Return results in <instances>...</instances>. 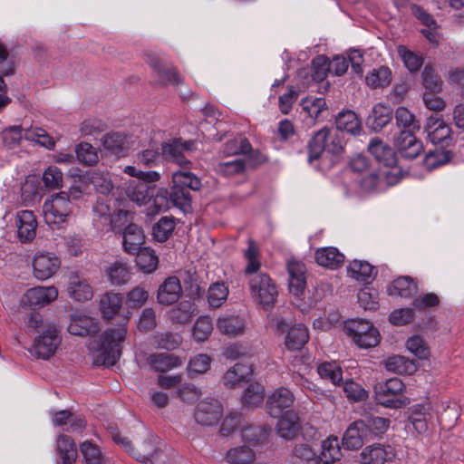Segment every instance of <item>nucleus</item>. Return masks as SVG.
Listing matches in <instances>:
<instances>
[{
    "label": "nucleus",
    "instance_id": "nucleus-24",
    "mask_svg": "<svg viewBox=\"0 0 464 464\" xmlns=\"http://www.w3.org/2000/svg\"><path fill=\"white\" fill-rule=\"evenodd\" d=\"M158 438L151 437L147 445L150 450H138L134 458L146 464H169V456L157 447Z\"/></svg>",
    "mask_w": 464,
    "mask_h": 464
},
{
    "label": "nucleus",
    "instance_id": "nucleus-59",
    "mask_svg": "<svg viewBox=\"0 0 464 464\" xmlns=\"http://www.w3.org/2000/svg\"><path fill=\"white\" fill-rule=\"evenodd\" d=\"M317 372L321 378L330 381L334 385L339 384L343 380L342 369L334 362L321 363Z\"/></svg>",
    "mask_w": 464,
    "mask_h": 464
},
{
    "label": "nucleus",
    "instance_id": "nucleus-39",
    "mask_svg": "<svg viewBox=\"0 0 464 464\" xmlns=\"http://www.w3.org/2000/svg\"><path fill=\"white\" fill-rule=\"evenodd\" d=\"M123 297L121 294L106 293L101 299L100 308L103 317L111 320L122 308Z\"/></svg>",
    "mask_w": 464,
    "mask_h": 464
},
{
    "label": "nucleus",
    "instance_id": "nucleus-29",
    "mask_svg": "<svg viewBox=\"0 0 464 464\" xmlns=\"http://www.w3.org/2000/svg\"><path fill=\"white\" fill-rule=\"evenodd\" d=\"M147 215L156 216L170 208L171 199L167 188H160L155 194L150 193L147 204Z\"/></svg>",
    "mask_w": 464,
    "mask_h": 464
},
{
    "label": "nucleus",
    "instance_id": "nucleus-48",
    "mask_svg": "<svg viewBox=\"0 0 464 464\" xmlns=\"http://www.w3.org/2000/svg\"><path fill=\"white\" fill-rule=\"evenodd\" d=\"M270 430L265 426L248 425L241 431L242 440L252 445L264 443L269 435Z\"/></svg>",
    "mask_w": 464,
    "mask_h": 464
},
{
    "label": "nucleus",
    "instance_id": "nucleus-11",
    "mask_svg": "<svg viewBox=\"0 0 464 464\" xmlns=\"http://www.w3.org/2000/svg\"><path fill=\"white\" fill-rule=\"evenodd\" d=\"M145 56L146 63L155 72L161 84H181V79L172 64L168 63L152 53H148Z\"/></svg>",
    "mask_w": 464,
    "mask_h": 464
},
{
    "label": "nucleus",
    "instance_id": "nucleus-4",
    "mask_svg": "<svg viewBox=\"0 0 464 464\" xmlns=\"http://www.w3.org/2000/svg\"><path fill=\"white\" fill-rule=\"evenodd\" d=\"M405 390L404 383L399 378H391L375 384V399L385 408L401 409L410 404V399L404 395Z\"/></svg>",
    "mask_w": 464,
    "mask_h": 464
},
{
    "label": "nucleus",
    "instance_id": "nucleus-62",
    "mask_svg": "<svg viewBox=\"0 0 464 464\" xmlns=\"http://www.w3.org/2000/svg\"><path fill=\"white\" fill-rule=\"evenodd\" d=\"M396 123L402 127L404 130L413 131L420 129L419 121L415 120L414 115L405 107H399L395 112Z\"/></svg>",
    "mask_w": 464,
    "mask_h": 464
},
{
    "label": "nucleus",
    "instance_id": "nucleus-18",
    "mask_svg": "<svg viewBox=\"0 0 464 464\" xmlns=\"http://www.w3.org/2000/svg\"><path fill=\"white\" fill-rule=\"evenodd\" d=\"M395 146L403 158L410 160L415 159L422 150L421 141L411 130H401L395 139Z\"/></svg>",
    "mask_w": 464,
    "mask_h": 464
},
{
    "label": "nucleus",
    "instance_id": "nucleus-54",
    "mask_svg": "<svg viewBox=\"0 0 464 464\" xmlns=\"http://www.w3.org/2000/svg\"><path fill=\"white\" fill-rule=\"evenodd\" d=\"M212 359L206 353H198L190 358L188 364V375L195 378L197 375L207 372L211 364Z\"/></svg>",
    "mask_w": 464,
    "mask_h": 464
},
{
    "label": "nucleus",
    "instance_id": "nucleus-20",
    "mask_svg": "<svg viewBox=\"0 0 464 464\" xmlns=\"http://www.w3.org/2000/svg\"><path fill=\"white\" fill-rule=\"evenodd\" d=\"M182 294L179 279L169 276L160 285L157 295L158 302L163 305L176 303Z\"/></svg>",
    "mask_w": 464,
    "mask_h": 464
},
{
    "label": "nucleus",
    "instance_id": "nucleus-36",
    "mask_svg": "<svg viewBox=\"0 0 464 464\" xmlns=\"http://www.w3.org/2000/svg\"><path fill=\"white\" fill-rule=\"evenodd\" d=\"M392 119V110L382 103L376 104L367 119V124L375 131H380Z\"/></svg>",
    "mask_w": 464,
    "mask_h": 464
},
{
    "label": "nucleus",
    "instance_id": "nucleus-26",
    "mask_svg": "<svg viewBox=\"0 0 464 464\" xmlns=\"http://www.w3.org/2000/svg\"><path fill=\"white\" fill-rule=\"evenodd\" d=\"M145 240L142 229L135 225H128L123 232L122 246L125 252L135 255L139 250L142 249L141 246Z\"/></svg>",
    "mask_w": 464,
    "mask_h": 464
},
{
    "label": "nucleus",
    "instance_id": "nucleus-63",
    "mask_svg": "<svg viewBox=\"0 0 464 464\" xmlns=\"http://www.w3.org/2000/svg\"><path fill=\"white\" fill-rule=\"evenodd\" d=\"M175 224L173 219L168 217H162L152 228V234L157 241L164 242L174 230Z\"/></svg>",
    "mask_w": 464,
    "mask_h": 464
},
{
    "label": "nucleus",
    "instance_id": "nucleus-40",
    "mask_svg": "<svg viewBox=\"0 0 464 464\" xmlns=\"http://www.w3.org/2000/svg\"><path fill=\"white\" fill-rule=\"evenodd\" d=\"M256 457V451L250 446L240 445L229 449L225 459L228 464H252Z\"/></svg>",
    "mask_w": 464,
    "mask_h": 464
},
{
    "label": "nucleus",
    "instance_id": "nucleus-64",
    "mask_svg": "<svg viewBox=\"0 0 464 464\" xmlns=\"http://www.w3.org/2000/svg\"><path fill=\"white\" fill-rule=\"evenodd\" d=\"M422 82L426 92H440L441 91L442 81L429 65H426L422 71Z\"/></svg>",
    "mask_w": 464,
    "mask_h": 464
},
{
    "label": "nucleus",
    "instance_id": "nucleus-9",
    "mask_svg": "<svg viewBox=\"0 0 464 464\" xmlns=\"http://www.w3.org/2000/svg\"><path fill=\"white\" fill-rule=\"evenodd\" d=\"M66 291L75 302H87L93 297V288L89 279L76 271L68 275Z\"/></svg>",
    "mask_w": 464,
    "mask_h": 464
},
{
    "label": "nucleus",
    "instance_id": "nucleus-35",
    "mask_svg": "<svg viewBox=\"0 0 464 464\" xmlns=\"http://www.w3.org/2000/svg\"><path fill=\"white\" fill-rule=\"evenodd\" d=\"M307 328L303 324H296L287 328L285 344L290 351H298L308 342Z\"/></svg>",
    "mask_w": 464,
    "mask_h": 464
},
{
    "label": "nucleus",
    "instance_id": "nucleus-21",
    "mask_svg": "<svg viewBox=\"0 0 464 464\" xmlns=\"http://www.w3.org/2000/svg\"><path fill=\"white\" fill-rule=\"evenodd\" d=\"M357 421L362 424V427L361 429L364 433V437H367L368 440H372L384 434L391 423L389 419L374 415L365 416Z\"/></svg>",
    "mask_w": 464,
    "mask_h": 464
},
{
    "label": "nucleus",
    "instance_id": "nucleus-41",
    "mask_svg": "<svg viewBox=\"0 0 464 464\" xmlns=\"http://www.w3.org/2000/svg\"><path fill=\"white\" fill-rule=\"evenodd\" d=\"M336 130L346 131L357 135L362 131V124L355 112L352 111H341L335 119Z\"/></svg>",
    "mask_w": 464,
    "mask_h": 464
},
{
    "label": "nucleus",
    "instance_id": "nucleus-43",
    "mask_svg": "<svg viewBox=\"0 0 464 464\" xmlns=\"http://www.w3.org/2000/svg\"><path fill=\"white\" fill-rule=\"evenodd\" d=\"M362 424L354 421L347 428L343 437V444L347 450H356L363 445L364 440H369L364 437V433L361 429Z\"/></svg>",
    "mask_w": 464,
    "mask_h": 464
},
{
    "label": "nucleus",
    "instance_id": "nucleus-42",
    "mask_svg": "<svg viewBox=\"0 0 464 464\" xmlns=\"http://www.w3.org/2000/svg\"><path fill=\"white\" fill-rule=\"evenodd\" d=\"M56 451L61 459L62 464H72L76 459V446L73 440L64 434H62L57 438Z\"/></svg>",
    "mask_w": 464,
    "mask_h": 464
},
{
    "label": "nucleus",
    "instance_id": "nucleus-16",
    "mask_svg": "<svg viewBox=\"0 0 464 464\" xmlns=\"http://www.w3.org/2000/svg\"><path fill=\"white\" fill-rule=\"evenodd\" d=\"M396 458L395 450L390 445L374 444L363 449L360 454L361 464H384Z\"/></svg>",
    "mask_w": 464,
    "mask_h": 464
},
{
    "label": "nucleus",
    "instance_id": "nucleus-50",
    "mask_svg": "<svg viewBox=\"0 0 464 464\" xmlns=\"http://www.w3.org/2000/svg\"><path fill=\"white\" fill-rule=\"evenodd\" d=\"M366 83L371 88H383L391 83L392 72L386 66H381L377 69H373L366 76Z\"/></svg>",
    "mask_w": 464,
    "mask_h": 464
},
{
    "label": "nucleus",
    "instance_id": "nucleus-56",
    "mask_svg": "<svg viewBox=\"0 0 464 464\" xmlns=\"http://www.w3.org/2000/svg\"><path fill=\"white\" fill-rule=\"evenodd\" d=\"M265 388L260 383H251L244 391L242 403L245 406H258L264 401Z\"/></svg>",
    "mask_w": 464,
    "mask_h": 464
},
{
    "label": "nucleus",
    "instance_id": "nucleus-8",
    "mask_svg": "<svg viewBox=\"0 0 464 464\" xmlns=\"http://www.w3.org/2000/svg\"><path fill=\"white\" fill-rule=\"evenodd\" d=\"M58 297V289L53 285L36 286L28 289L21 298V304L31 309L50 304Z\"/></svg>",
    "mask_w": 464,
    "mask_h": 464
},
{
    "label": "nucleus",
    "instance_id": "nucleus-22",
    "mask_svg": "<svg viewBox=\"0 0 464 464\" xmlns=\"http://www.w3.org/2000/svg\"><path fill=\"white\" fill-rule=\"evenodd\" d=\"M276 424L277 434L285 440H293L299 430V417L295 411L287 410L279 417Z\"/></svg>",
    "mask_w": 464,
    "mask_h": 464
},
{
    "label": "nucleus",
    "instance_id": "nucleus-57",
    "mask_svg": "<svg viewBox=\"0 0 464 464\" xmlns=\"http://www.w3.org/2000/svg\"><path fill=\"white\" fill-rule=\"evenodd\" d=\"M80 450L86 464H105L106 459L99 447L92 442L86 440L81 444Z\"/></svg>",
    "mask_w": 464,
    "mask_h": 464
},
{
    "label": "nucleus",
    "instance_id": "nucleus-31",
    "mask_svg": "<svg viewBox=\"0 0 464 464\" xmlns=\"http://www.w3.org/2000/svg\"><path fill=\"white\" fill-rule=\"evenodd\" d=\"M417 284L410 276H400L387 287L389 295L403 298L412 297L417 293Z\"/></svg>",
    "mask_w": 464,
    "mask_h": 464
},
{
    "label": "nucleus",
    "instance_id": "nucleus-52",
    "mask_svg": "<svg viewBox=\"0 0 464 464\" xmlns=\"http://www.w3.org/2000/svg\"><path fill=\"white\" fill-rule=\"evenodd\" d=\"M341 448L336 437H329L322 442L320 459L324 463H332L341 458Z\"/></svg>",
    "mask_w": 464,
    "mask_h": 464
},
{
    "label": "nucleus",
    "instance_id": "nucleus-7",
    "mask_svg": "<svg viewBox=\"0 0 464 464\" xmlns=\"http://www.w3.org/2000/svg\"><path fill=\"white\" fill-rule=\"evenodd\" d=\"M345 329L349 336L360 348L374 347L380 342L378 330L369 321L362 319L350 320L346 323Z\"/></svg>",
    "mask_w": 464,
    "mask_h": 464
},
{
    "label": "nucleus",
    "instance_id": "nucleus-49",
    "mask_svg": "<svg viewBox=\"0 0 464 464\" xmlns=\"http://www.w3.org/2000/svg\"><path fill=\"white\" fill-rule=\"evenodd\" d=\"M196 305L188 300L181 301L177 306L171 309L170 318L178 324L188 323L196 313Z\"/></svg>",
    "mask_w": 464,
    "mask_h": 464
},
{
    "label": "nucleus",
    "instance_id": "nucleus-33",
    "mask_svg": "<svg viewBox=\"0 0 464 464\" xmlns=\"http://www.w3.org/2000/svg\"><path fill=\"white\" fill-rule=\"evenodd\" d=\"M253 372L252 365L248 363H236L228 369L223 377L224 385L229 388L236 387L246 382Z\"/></svg>",
    "mask_w": 464,
    "mask_h": 464
},
{
    "label": "nucleus",
    "instance_id": "nucleus-46",
    "mask_svg": "<svg viewBox=\"0 0 464 464\" xmlns=\"http://www.w3.org/2000/svg\"><path fill=\"white\" fill-rule=\"evenodd\" d=\"M172 183L177 184L185 190L198 191L202 184L198 177L188 170H178L172 173Z\"/></svg>",
    "mask_w": 464,
    "mask_h": 464
},
{
    "label": "nucleus",
    "instance_id": "nucleus-5",
    "mask_svg": "<svg viewBox=\"0 0 464 464\" xmlns=\"http://www.w3.org/2000/svg\"><path fill=\"white\" fill-rule=\"evenodd\" d=\"M3 142L9 148L16 147L20 141L24 139L29 141L36 142L48 150H53L55 146L54 140L42 128L33 127L23 129L22 126H10L2 131Z\"/></svg>",
    "mask_w": 464,
    "mask_h": 464
},
{
    "label": "nucleus",
    "instance_id": "nucleus-58",
    "mask_svg": "<svg viewBox=\"0 0 464 464\" xmlns=\"http://www.w3.org/2000/svg\"><path fill=\"white\" fill-rule=\"evenodd\" d=\"M163 160L162 151L160 148H148L137 154L136 161L139 165L146 168H152L159 165Z\"/></svg>",
    "mask_w": 464,
    "mask_h": 464
},
{
    "label": "nucleus",
    "instance_id": "nucleus-60",
    "mask_svg": "<svg viewBox=\"0 0 464 464\" xmlns=\"http://www.w3.org/2000/svg\"><path fill=\"white\" fill-rule=\"evenodd\" d=\"M228 295V288L224 283L212 284L208 292V301L210 306L219 307Z\"/></svg>",
    "mask_w": 464,
    "mask_h": 464
},
{
    "label": "nucleus",
    "instance_id": "nucleus-14",
    "mask_svg": "<svg viewBox=\"0 0 464 464\" xmlns=\"http://www.w3.org/2000/svg\"><path fill=\"white\" fill-rule=\"evenodd\" d=\"M61 343L56 329L49 328L34 340L32 353L38 358L48 359L53 356Z\"/></svg>",
    "mask_w": 464,
    "mask_h": 464
},
{
    "label": "nucleus",
    "instance_id": "nucleus-53",
    "mask_svg": "<svg viewBox=\"0 0 464 464\" xmlns=\"http://www.w3.org/2000/svg\"><path fill=\"white\" fill-rule=\"evenodd\" d=\"M106 273L112 285H123L130 279L129 268L122 261H115L107 268Z\"/></svg>",
    "mask_w": 464,
    "mask_h": 464
},
{
    "label": "nucleus",
    "instance_id": "nucleus-15",
    "mask_svg": "<svg viewBox=\"0 0 464 464\" xmlns=\"http://www.w3.org/2000/svg\"><path fill=\"white\" fill-rule=\"evenodd\" d=\"M295 401L293 392L285 387H280L268 396L266 401L267 413L273 418H279Z\"/></svg>",
    "mask_w": 464,
    "mask_h": 464
},
{
    "label": "nucleus",
    "instance_id": "nucleus-1",
    "mask_svg": "<svg viewBox=\"0 0 464 464\" xmlns=\"http://www.w3.org/2000/svg\"><path fill=\"white\" fill-rule=\"evenodd\" d=\"M149 298V292L145 287L137 285L126 295L125 304L127 311L122 315V324L115 328H109L99 337L98 342L90 343V349L96 351L93 362L96 365L112 366L121 355V343L127 335V324L132 312L130 309L142 307Z\"/></svg>",
    "mask_w": 464,
    "mask_h": 464
},
{
    "label": "nucleus",
    "instance_id": "nucleus-3",
    "mask_svg": "<svg viewBox=\"0 0 464 464\" xmlns=\"http://www.w3.org/2000/svg\"><path fill=\"white\" fill-rule=\"evenodd\" d=\"M73 213V205L67 192L54 193L45 198L43 215L45 223L53 228H61Z\"/></svg>",
    "mask_w": 464,
    "mask_h": 464
},
{
    "label": "nucleus",
    "instance_id": "nucleus-6",
    "mask_svg": "<svg viewBox=\"0 0 464 464\" xmlns=\"http://www.w3.org/2000/svg\"><path fill=\"white\" fill-rule=\"evenodd\" d=\"M248 285L253 299L264 309L271 308L277 297L276 285L266 273L253 275L248 278Z\"/></svg>",
    "mask_w": 464,
    "mask_h": 464
},
{
    "label": "nucleus",
    "instance_id": "nucleus-12",
    "mask_svg": "<svg viewBox=\"0 0 464 464\" xmlns=\"http://www.w3.org/2000/svg\"><path fill=\"white\" fill-rule=\"evenodd\" d=\"M59 257L50 252H37L33 259L34 276L41 281L51 278L60 268Z\"/></svg>",
    "mask_w": 464,
    "mask_h": 464
},
{
    "label": "nucleus",
    "instance_id": "nucleus-51",
    "mask_svg": "<svg viewBox=\"0 0 464 464\" xmlns=\"http://www.w3.org/2000/svg\"><path fill=\"white\" fill-rule=\"evenodd\" d=\"M135 255L137 266L144 273H151L157 268L159 259L152 249L143 247Z\"/></svg>",
    "mask_w": 464,
    "mask_h": 464
},
{
    "label": "nucleus",
    "instance_id": "nucleus-25",
    "mask_svg": "<svg viewBox=\"0 0 464 464\" xmlns=\"http://www.w3.org/2000/svg\"><path fill=\"white\" fill-rule=\"evenodd\" d=\"M103 148L117 157H124L130 150L128 137L121 132H112L103 136L102 140Z\"/></svg>",
    "mask_w": 464,
    "mask_h": 464
},
{
    "label": "nucleus",
    "instance_id": "nucleus-55",
    "mask_svg": "<svg viewBox=\"0 0 464 464\" xmlns=\"http://www.w3.org/2000/svg\"><path fill=\"white\" fill-rule=\"evenodd\" d=\"M213 332V323L208 316H200L192 328V336L197 343L207 341Z\"/></svg>",
    "mask_w": 464,
    "mask_h": 464
},
{
    "label": "nucleus",
    "instance_id": "nucleus-28",
    "mask_svg": "<svg viewBox=\"0 0 464 464\" xmlns=\"http://www.w3.org/2000/svg\"><path fill=\"white\" fill-rule=\"evenodd\" d=\"M347 274L356 281L369 283L377 274V269L367 261L354 259L347 266Z\"/></svg>",
    "mask_w": 464,
    "mask_h": 464
},
{
    "label": "nucleus",
    "instance_id": "nucleus-37",
    "mask_svg": "<svg viewBox=\"0 0 464 464\" xmlns=\"http://www.w3.org/2000/svg\"><path fill=\"white\" fill-rule=\"evenodd\" d=\"M319 457L308 444H297L287 459V464H318Z\"/></svg>",
    "mask_w": 464,
    "mask_h": 464
},
{
    "label": "nucleus",
    "instance_id": "nucleus-45",
    "mask_svg": "<svg viewBox=\"0 0 464 464\" xmlns=\"http://www.w3.org/2000/svg\"><path fill=\"white\" fill-rule=\"evenodd\" d=\"M169 193L172 206L185 213L191 211L192 197L188 190H185L184 188L172 183L170 192Z\"/></svg>",
    "mask_w": 464,
    "mask_h": 464
},
{
    "label": "nucleus",
    "instance_id": "nucleus-17",
    "mask_svg": "<svg viewBox=\"0 0 464 464\" xmlns=\"http://www.w3.org/2000/svg\"><path fill=\"white\" fill-rule=\"evenodd\" d=\"M17 236L24 243L32 242L36 236L37 220L33 211L21 210L16 215Z\"/></svg>",
    "mask_w": 464,
    "mask_h": 464
},
{
    "label": "nucleus",
    "instance_id": "nucleus-2",
    "mask_svg": "<svg viewBox=\"0 0 464 464\" xmlns=\"http://www.w3.org/2000/svg\"><path fill=\"white\" fill-rule=\"evenodd\" d=\"M343 139L337 130L326 127L318 130L308 144V160H318L324 153L338 158L343 152Z\"/></svg>",
    "mask_w": 464,
    "mask_h": 464
},
{
    "label": "nucleus",
    "instance_id": "nucleus-34",
    "mask_svg": "<svg viewBox=\"0 0 464 464\" xmlns=\"http://www.w3.org/2000/svg\"><path fill=\"white\" fill-rule=\"evenodd\" d=\"M315 261L321 266L334 269L343 263L344 256L336 247L326 246L316 250Z\"/></svg>",
    "mask_w": 464,
    "mask_h": 464
},
{
    "label": "nucleus",
    "instance_id": "nucleus-44",
    "mask_svg": "<svg viewBox=\"0 0 464 464\" xmlns=\"http://www.w3.org/2000/svg\"><path fill=\"white\" fill-rule=\"evenodd\" d=\"M150 187L142 181L130 180L125 189L127 197L139 206L146 205L150 198Z\"/></svg>",
    "mask_w": 464,
    "mask_h": 464
},
{
    "label": "nucleus",
    "instance_id": "nucleus-27",
    "mask_svg": "<svg viewBox=\"0 0 464 464\" xmlns=\"http://www.w3.org/2000/svg\"><path fill=\"white\" fill-rule=\"evenodd\" d=\"M368 150L377 161L386 167H394L397 163L394 150L381 140L372 139L368 145Z\"/></svg>",
    "mask_w": 464,
    "mask_h": 464
},
{
    "label": "nucleus",
    "instance_id": "nucleus-61",
    "mask_svg": "<svg viewBox=\"0 0 464 464\" xmlns=\"http://www.w3.org/2000/svg\"><path fill=\"white\" fill-rule=\"evenodd\" d=\"M398 53L401 60L403 61L404 65L410 72H417L423 63V59L419 54L410 51L404 45H399L397 47Z\"/></svg>",
    "mask_w": 464,
    "mask_h": 464
},
{
    "label": "nucleus",
    "instance_id": "nucleus-19",
    "mask_svg": "<svg viewBox=\"0 0 464 464\" xmlns=\"http://www.w3.org/2000/svg\"><path fill=\"white\" fill-rule=\"evenodd\" d=\"M429 140L433 144H440L450 138V127L438 116H430L425 124Z\"/></svg>",
    "mask_w": 464,
    "mask_h": 464
},
{
    "label": "nucleus",
    "instance_id": "nucleus-47",
    "mask_svg": "<svg viewBox=\"0 0 464 464\" xmlns=\"http://www.w3.org/2000/svg\"><path fill=\"white\" fill-rule=\"evenodd\" d=\"M244 258L246 261L245 274L248 276V278L253 275H258L257 271L261 266V262L259 259V250L257 246L252 239L248 240V246L244 251Z\"/></svg>",
    "mask_w": 464,
    "mask_h": 464
},
{
    "label": "nucleus",
    "instance_id": "nucleus-13",
    "mask_svg": "<svg viewBox=\"0 0 464 464\" xmlns=\"http://www.w3.org/2000/svg\"><path fill=\"white\" fill-rule=\"evenodd\" d=\"M223 409L221 403L215 399H207L198 402L194 412V418L201 426H212L221 419Z\"/></svg>",
    "mask_w": 464,
    "mask_h": 464
},
{
    "label": "nucleus",
    "instance_id": "nucleus-30",
    "mask_svg": "<svg viewBox=\"0 0 464 464\" xmlns=\"http://www.w3.org/2000/svg\"><path fill=\"white\" fill-rule=\"evenodd\" d=\"M218 330L228 337L242 335L246 331L245 320L239 316L227 315L219 317L217 321Z\"/></svg>",
    "mask_w": 464,
    "mask_h": 464
},
{
    "label": "nucleus",
    "instance_id": "nucleus-23",
    "mask_svg": "<svg viewBox=\"0 0 464 464\" xmlns=\"http://www.w3.org/2000/svg\"><path fill=\"white\" fill-rule=\"evenodd\" d=\"M147 362L155 372H167L182 365V360L172 353H158L150 354Z\"/></svg>",
    "mask_w": 464,
    "mask_h": 464
},
{
    "label": "nucleus",
    "instance_id": "nucleus-10",
    "mask_svg": "<svg viewBox=\"0 0 464 464\" xmlns=\"http://www.w3.org/2000/svg\"><path fill=\"white\" fill-rule=\"evenodd\" d=\"M193 145V141H181L179 139L163 142L160 146L163 160L176 163L182 168H188L191 162L187 160L185 151L191 150Z\"/></svg>",
    "mask_w": 464,
    "mask_h": 464
},
{
    "label": "nucleus",
    "instance_id": "nucleus-32",
    "mask_svg": "<svg viewBox=\"0 0 464 464\" xmlns=\"http://www.w3.org/2000/svg\"><path fill=\"white\" fill-rule=\"evenodd\" d=\"M432 418L430 404H416L410 409V421L418 433L428 430V421Z\"/></svg>",
    "mask_w": 464,
    "mask_h": 464
},
{
    "label": "nucleus",
    "instance_id": "nucleus-38",
    "mask_svg": "<svg viewBox=\"0 0 464 464\" xmlns=\"http://www.w3.org/2000/svg\"><path fill=\"white\" fill-rule=\"evenodd\" d=\"M98 326L94 319L87 315H72L68 325V332L73 335L85 336L96 332Z\"/></svg>",
    "mask_w": 464,
    "mask_h": 464
}]
</instances>
